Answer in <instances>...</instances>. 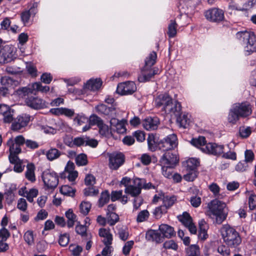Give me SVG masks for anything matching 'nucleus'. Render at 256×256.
I'll list each match as a JSON object with an SVG mask.
<instances>
[{
  "instance_id": "obj_1",
  "label": "nucleus",
  "mask_w": 256,
  "mask_h": 256,
  "mask_svg": "<svg viewBox=\"0 0 256 256\" xmlns=\"http://www.w3.org/2000/svg\"><path fill=\"white\" fill-rule=\"evenodd\" d=\"M156 107L161 108L168 114L178 116L181 110V105L176 101H173L172 98L166 93L160 94L154 99Z\"/></svg>"
},
{
  "instance_id": "obj_2",
  "label": "nucleus",
  "mask_w": 256,
  "mask_h": 256,
  "mask_svg": "<svg viewBox=\"0 0 256 256\" xmlns=\"http://www.w3.org/2000/svg\"><path fill=\"white\" fill-rule=\"evenodd\" d=\"M226 206V203L218 199L213 200L208 203V210L206 214L210 216H215L216 222L220 224L227 216Z\"/></svg>"
},
{
  "instance_id": "obj_3",
  "label": "nucleus",
  "mask_w": 256,
  "mask_h": 256,
  "mask_svg": "<svg viewBox=\"0 0 256 256\" xmlns=\"http://www.w3.org/2000/svg\"><path fill=\"white\" fill-rule=\"evenodd\" d=\"M157 55L156 52H152L145 60V64L142 68L141 73L138 77V80L140 82L149 81L155 74H157L158 70L152 66L156 62Z\"/></svg>"
},
{
  "instance_id": "obj_4",
  "label": "nucleus",
  "mask_w": 256,
  "mask_h": 256,
  "mask_svg": "<svg viewBox=\"0 0 256 256\" xmlns=\"http://www.w3.org/2000/svg\"><path fill=\"white\" fill-rule=\"evenodd\" d=\"M236 36L242 43L244 51L248 54L256 52V37L254 32H238L236 33Z\"/></svg>"
},
{
  "instance_id": "obj_5",
  "label": "nucleus",
  "mask_w": 256,
  "mask_h": 256,
  "mask_svg": "<svg viewBox=\"0 0 256 256\" xmlns=\"http://www.w3.org/2000/svg\"><path fill=\"white\" fill-rule=\"evenodd\" d=\"M220 231L224 241L229 246L236 247L241 242L238 232L230 226H223Z\"/></svg>"
},
{
  "instance_id": "obj_6",
  "label": "nucleus",
  "mask_w": 256,
  "mask_h": 256,
  "mask_svg": "<svg viewBox=\"0 0 256 256\" xmlns=\"http://www.w3.org/2000/svg\"><path fill=\"white\" fill-rule=\"evenodd\" d=\"M44 186L48 189L54 190L58 184V177L54 171L50 170H44L42 175Z\"/></svg>"
},
{
  "instance_id": "obj_7",
  "label": "nucleus",
  "mask_w": 256,
  "mask_h": 256,
  "mask_svg": "<svg viewBox=\"0 0 256 256\" xmlns=\"http://www.w3.org/2000/svg\"><path fill=\"white\" fill-rule=\"evenodd\" d=\"M144 183V179L136 178L132 180V184H130L129 186L125 188L124 192L132 196L136 197L140 194L142 188H148Z\"/></svg>"
},
{
  "instance_id": "obj_8",
  "label": "nucleus",
  "mask_w": 256,
  "mask_h": 256,
  "mask_svg": "<svg viewBox=\"0 0 256 256\" xmlns=\"http://www.w3.org/2000/svg\"><path fill=\"white\" fill-rule=\"evenodd\" d=\"M50 90V87L47 86H43L40 82H34L26 87H24L18 90L19 94H23L24 96L30 94H36L38 92H46Z\"/></svg>"
},
{
  "instance_id": "obj_9",
  "label": "nucleus",
  "mask_w": 256,
  "mask_h": 256,
  "mask_svg": "<svg viewBox=\"0 0 256 256\" xmlns=\"http://www.w3.org/2000/svg\"><path fill=\"white\" fill-rule=\"evenodd\" d=\"M178 144L177 136L176 134H172L161 140L158 144V146L160 150L165 152L172 150L177 146Z\"/></svg>"
},
{
  "instance_id": "obj_10",
  "label": "nucleus",
  "mask_w": 256,
  "mask_h": 256,
  "mask_svg": "<svg viewBox=\"0 0 256 256\" xmlns=\"http://www.w3.org/2000/svg\"><path fill=\"white\" fill-rule=\"evenodd\" d=\"M16 57L14 48L6 45L0 50V63L4 64L11 62Z\"/></svg>"
},
{
  "instance_id": "obj_11",
  "label": "nucleus",
  "mask_w": 256,
  "mask_h": 256,
  "mask_svg": "<svg viewBox=\"0 0 256 256\" xmlns=\"http://www.w3.org/2000/svg\"><path fill=\"white\" fill-rule=\"evenodd\" d=\"M165 152L160 160L161 164L168 166H175L179 161L176 152H173L172 150H166Z\"/></svg>"
},
{
  "instance_id": "obj_12",
  "label": "nucleus",
  "mask_w": 256,
  "mask_h": 256,
  "mask_svg": "<svg viewBox=\"0 0 256 256\" xmlns=\"http://www.w3.org/2000/svg\"><path fill=\"white\" fill-rule=\"evenodd\" d=\"M224 146L214 142L208 143L202 148V152L215 156H220L223 154Z\"/></svg>"
},
{
  "instance_id": "obj_13",
  "label": "nucleus",
  "mask_w": 256,
  "mask_h": 256,
  "mask_svg": "<svg viewBox=\"0 0 256 256\" xmlns=\"http://www.w3.org/2000/svg\"><path fill=\"white\" fill-rule=\"evenodd\" d=\"M126 124L127 122L124 119L120 120L114 118H112L110 120V133L112 134V132H116L120 134H124L126 130Z\"/></svg>"
},
{
  "instance_id": "obj_14",
  "label": "nucleus",
  "mask_w": 256,
  "mask_h": 256,
  "mask_svg": "<svg viewBox=\"0 0 256 256\" xmlns=\"http://www.w3.org/2000/svg\"><path fill=\"white\" fill-rule=\"evenodd\" d=\"M206 18L212 22H220L224 19V11L218 8L209 9L204 13Z\"/></svg>"
},
{
  "instance_id": "obj_15",
  "label": "nucleus",
  "mask_w": 256,
  "mask_h": 256,
  "mask_svg": "<svg viewBox=\"0 0 256 256\" xmlns=\"http://www.w3.org/2000/svg\"><path fill=\"white\" fill-rule=\"evenodd\" d=\"M124 162V156L122 153L114 152L109 155V167L112 170H117Z\"/></svg>"
},
{
  "instance_id": "obj_16",
  "label": "nucleus",
  "mask_w": 256,
  "mask_h": 256,
  "mask_svg": "<svg viewBox=\"0 0 256 256\" xmlns=\"http://www.w3.org/2000/svg\"><path fill=\"white\" fill-rule=\"evenodd\" d=\"M136 90V84L132 81L120 83L117 86L116 92L122 95H128L133 94Z\"/></svg>"
},
{
  "instance_id": "obj_17",
  "label": "nucleus",
  "mask_w": 256,
  "mask_h": 256,
  "mask_svg": "<svg viewBox=\"0 0 256 256\" xmlns=\"http://www.w3.org/2000/svg\"><path fill=\"white\" fill-rule=\"evenodd\" d=\"M233 106L242 118H246L252 114V106L248 102L236 103Z\"/></svg>"
},
{
  "instance_id": "obj_18",
  "label": "nucleus",
  "mask_w": 256,
  "mask_h": 256,
  "mask_svg": "<svg viewBox=\"0 0 256 256\" xmlns=\"http://www.w3.org/2000/svg\"><path fill=\"white\" fill-rule=\"evenodd\" d=\"M74 162L68 161L65 167L64 171L61 174L62 178H67L70 182H74L78 176V172L74 170Z\"/></svg>"
},
{
  "instance_id": "obj_19",
  "label": "nucleus",
  "mask_w": 256,
  "mask_h": 256,
  "mask_svg": "<svg viewBox=\"0 0 256 256\" xmlns=\"http://www.w3.org/2000/svg\"><path fill=\"white\" fill-rule=\"evenodd\" d=\"M178 220L188 228L192 234H196V227L192 222V218L188 213L184 212L182 215L178 216Z\"/></svg>"
},
{
  "instance_id": "obj_20",
  "label": "nucleus",
  "mask_w": 256,
  "mask_h": 256,
  "mask_svg": "<svg viewBox=\"0 0 256 256\" xmlns=\"http://www.w3.org/2000/svg\"><path fill=\"white\" fill-rule=\"evenodd\" d=\"M30 120V116L28 114H22L17 117L12 124L11 128L12 130L18 131L26 126Z\"/></svg>"
},
{
  "instance_id": "obj_21",
  "label": "nucleus",
  "mask_w": 256,
  "mask_h": 256,
  "mask_svg": "<svg viewBox=\"0 0 256 256\" xmlns=\"http://www.w3.org/2000/svg\"><path fill=\"white\" fill-rule=\"evenodd\" d=\"M25 102L28 106L34 109H40L46 106L45 102L38 97L28 96Z\"/></svg>"
},
{
  "instance_id": "obj_22",
  "label": "nucleus",
  "mask_w": 256,
  "mask_h": 256,
  "mask_svg": "<svg viewBox=\"0 0 256 256\" xmlns=\"http://www.w3.org/2000/svg\"><path fill=\"white\" fill-rule=\"evenodd\" d=\"M98 234L102 238V242L104 245L112 244L113 240L112 234L110 229L108 228H100L98 230Z\"/></svg>"
},
{
  "instance_id": "obj_23",
  "label": "nucleus",
  "mask_w": 256,
  "mask_h": 256,
  "mask_svg": "<svg viewBox=\"0 0 256 256\" xmlns=\"http://www.w3.org/2000/svg\"><path fill=\"white\" fill-rule=\"evenodd\" d=\"M159 122V120L157 117H148L143 120L142 126L148 130H153L158 128Z\"/></svg>"
},
{
  "instance_id": "obj_24",
  "label": "nucleus",
  "mask_w": 256,
  "mask_h": 256,
  "mask_svg": "<svg viewBox=\"0 0 256 256\" xmlns=\"http://www.w3.org/2000/svg\"><path fill=\"white\" fill-rule=\"evenodd\" d=\"M96 112L100 114H102L110 116H114L116 114L115 108L108 107L104 104H100L96 107Z\"/></svg>"
},
{
  "instance_id": "obj_25",
  "label": "nucleus",
  "mask_w": 256,
  "mask_h": 256,
  "mask_svg": "<svg viewBox=\"0 0 256 256\" xmlns=\"http://www.w3.org/2000/svg\"><path fill=\"white\" fill-rule=\"evenodd\" d=\"M35 170L36 168L33 164H28L26 165L25 176L28 180L32 182L36 180Z\"/></svg>"
},
{
  "instance_id": "obj_26",
  "label": "nucleus",
  "mask_w": 256,
  "mask_h": 256,
  "mask_svg": "<svg viewBox=\"0 0 256 256\" xmlns=\"http://www.w3.org/2000/svg\"><path fill=\"white\" fill-rule=\"evenodd\" d=\"M159 230L164 237L170 238L174 234V228L166 224H162L159 226Z\"/></svg>"
},
{
  "instance_id": "obj_27",
  "label": "nucleus",
  "mask_w": 256,
  "mask_h": 256,
  "mask_svg": "<svg viewBox=\"0 0 256 256\" xmlns=\"http://www.w3.org/2000/svg\"><path fill=\"white\" fill-rule=\"evenodd\" d=\"M102 84V81L100 79H90L86 82L84 86L86 88L94 91L98 90L100 88Z\"/></svg>"
},
{
  "instance_id": "obj_28",
  "label": "nucleus",
  "mask_w": 256,
  "mask_h": 256,
  "mask_svg": "<svg viewBox=\"0 0 256 256\" xmlns=\"http://www.w3.org/2000/svg\"><path fill=\"white\" fill-rule=\"evenodd\" d=\"M146 238L149 240L160 243L162 242V237L160 234L154 230H149L146 233Z\"/></svg>"
},
{
  "instance_id": "obj_29",
  "label": "nucleus",
  "mask_w": 256,
  "mask_h": 256,
  "mask_svg": "<svg viewBox=\"0 0 256 256\" xmlns=\"http://www.w3.org/2000/svg\"><path fill=\"white\" fill-rule=\"evenodd\" d=\"M36 12V10L34 7L31 8L28 10H25L21 14V20L24 25L28 22L32 16H34Z\"/></svg>"
},
{
  "instance_id": "obj_30",
  "label": "nucleus",
  "mask_w": 256,
  "mask_h": 256,
  "mask_svg": "<svg viewBox=\"0 0 256 256\" xmlns=\"http://www.w3.org/2000/svg\"><path fill=\"white\" fill-rule=\"evenodd\" d=\"M186 256H200V248L198 244H191L186 248Z\"/></svg>"
},
{
  "instance_id": "obj_31",
  "label": "nucleus",
  "mask_w": 256,
  "mask_h": 256,
  "mask_svg": "<svg viewBox=\"0 0 256 256\" xmlns=\"http://www.w3.org/2000/svg\"><path fill=\"white\" fill-rule=\"evenodd\" d=\"M47 158L50 161L58 158L61 155V152L56 148H51L46 154Z\"/></svg>"
},
{
  "instance_id": "obj_32",
  "label": "nucleus",
  "mask_w": 256,
  "mask_h": 256,
  "mask_svg": "<svg viewBox=\"0 0 256 256\" xmlns=\"http://www.w3.org/2000/svg\"><path fill=\"white\" fill-rule=\"evenodd\" d=\"M7 145L9 147L10 153L20 154L22 151L20 145L12 141V138H10L7 142Z\"/></svg>"
},
{
  "instance_id": "obj_33",
  "label": "nucleus",
  "mask_w": 256,
  "mask_h": 256,
  "mask_svg": "<svg viewBox=\"0 0 256 256\" xmlns=\"http://www.w3.org/2000/svg\"><path fill=\"white\" fill-rule=\"evenodd\" d=\"M66 216L68 218L67 226L68 228H72L74 226V222L76 220V216L74 214L72 210H68L66 212Z\"/></svg>"
},
{
  "instance_id": "obj_34",
  "label": "nucleus",
  "mask_w": 256,
  "mask_h": 256,
  "mask_svg": "<svg viewBox=\"0 0 256 256\" xmlns=\"http://www.w3.org/2000/svg\"><path fill=\"white\" fill-rule=\"evenodd\" d=\"M240 117V116H239L238 112L236 110L235 108L232 106L230 110L228 117V122L233 124H236Z\"/></svg>"
},
{
  "instance_id": "obj_35",
  "label": "nucleus",
  "mask_w": 256,
  "mask_h": 256,
  "mask_svg": "<svg viewBox=\"0 0 256 256\" xmlns=\"http://www.w3.org/2000/svg\"><path fill=\"white\" fill-rule=\"evenodd\" d=\"M86 227L83 225H78L76 227V232L80 234L82 238H88V239L92 238L90 233L86 232Z\"/></svg>"
},
{
  "instance_id": "obj_36",
  "label": "nucleus",
  "mask_w": 256,
  "mask_h": 256,
  "mask_svg": "<svg viewBox=\"0 0 256 256\" xmlns=\"http://www.w3.org/2000/svg\"><path fill=\"white\" fill-rule=\"evenodd\" d=\"M191 144L196 147L200 148L202 151V148L206 146V138L204 136H199L198 138H193L190 142Z\"/></svg>"
},
{
  "instance_id": "obj_37",
  "label": "nucleus",
  "mask_w": 256,
  "mask_h": 256,
  "mask_svg": "<svg viewBox=\"0 0 256 256\" xmlns=\"http://www.w3.org/2000/svg\"><path fill=\"white\" fill-rule=\"evenodd\" d=\"M110 200V194L108 190H105L101 193L100 196L98 200L99 207H102L107 204Z\"/></svg>"
},
{
  "instance_id": "obj_38",
  "label": "nucleus",
  "mask_w": 256,
  "mask_h": 256,
  "mask_svg": "<svg viewBox=\"0 0 256 256\" xmlns=\"http://www.w3.org/2000/svg\"><path fill=\"white\" fill-rule=\"evenodd\" d=\"M16 82L8 76H4L0 78V84L4 87H7L8 88L12 86Z\"/></svg>"
},
{
  "instance_id": "obj_39",
  "label": "nucleus",
  "mask_w": 256,
  "mask_h": 256,
  "mask_svg": "<svg viewBox=\"0 0 256 256\" xmlns=\"http://www.w3.org/2000/svg\"><path fill=\"white\" fill-rule=\"evenodd\" d=\"M118 235L120 240L125 241L128 238V231L126 227L124 226H119L118 228Z\"/></svg>"
},
{
  "instance_id": "obj_40",
  "label": "nucleus",
  "mask_w": 256,
  "mask_h": 256,
  "mask_svg": "<svg viewBox=\"0 0 256 256\" xmlns=\"http://www.w3.org/2000/svg\"><path fill=\"white\" fill-rule=\"evenodd\" d=\"M176 200V198L174 196H164L162 194L163 206L166 208L172 206Z\"/></svg>"
},
{
  "instance_id": "obj_41",
  "label": "nucleus",
  "mask_w": 256,
  "mask_h": 256,
  "mask_svg": "<svg viewBox=\"0 0 256 256\" xmlns=\"http://www.w3.org/2000/svg\"><path fill=\"white\" fill-rule=\"evenodd\" d=\"M186 170H196V168L199 165V160L196 158H190L186 162Z\"/></svg>"
},
{
  "instance_id": "obj_42",
  "label": "nucleus",
  "mask_w": 256,
  "mask_h": 256,
  "mask_svg": "<svg viewBox=\"0 0 256 256\" xmlns=\"http://www.w3.org/2000/svg\"><path fill=\"white\" fill-rule=\"evenodd\" d=\"M92 204L88 202L83 201L80 205V212L84 215H86L91 208Z\"/></svg>"
},
{
  "instance_id": "obj_43",
  "label": "nucleus",
  "mask_w": 256,
  "mask_h": 256,
  "mask_svg": "<svg viewBox=\"0 0 256 256\" xmlns=\"http://www.w3.org/2000/svg\"><path fill=\"white\" fill-rule=\"evenodd\" d=\"M190 120L188 117V115L184 114L180 116L177 118V122L179 124L180 127L186 128Z\"/></svg>"
},
{
  "instance_id": "obj_44",
  "label": "nucleus",
  "mask_w": 256,
  "mask_h": 256,
  "mask_svg": "<svg viewBox=\"0 0 256 256\" xmlns=\"http://www.w3.org/2000/svg\"><path fill=\"white\" fill-rule=\"evenodd\" d=\"M177 24L173 20H170V22L168 26V34L170 38H174L176 34Z\"/></svg>"
},
{
  "instance_id": "obj_45",
  "label": "nucleus",
  "mask_w": 256,
  "mask_h": 256,
  "mask_svg": "<svg viewBox=\"0 0 256 256\" xmlns=\"http://www.w3.org/2000/svg\"><path fill=\"white\" fill-rule=\"evenodd\" d=\"M149 216L150 213L147 210H142L138 214L136 217V222H142L146 221Z\"/></svg>"
},
{
  "instance_id": "obj_46",
  "label": "nucleus",
  "mask_w": 256,
  "mask_h": 256,
  "mask_svg": "<svg viewBox=\"0 0 256 256\" xmlns=\"http://www.w3.org/2000/svg\"><path fill=\"white\" fill-rule=\"evenodd\" d=\"M188 172L184 176V178L188 182H192L197 177L196 170H186Z\"/></svg>"
},
{
  "instance_id": "obj_47",
  "label": "nucleus",
  "mask_w": 256,
  "mask_h": 256,
  "mask_svg": "<svg viewBox=\"0 0 256 256\" xmlns=\"http://www.w3.org/2000/svg\"><path fill=\"white\" fill-rule=\"evenodd\" d=\"M239 133L242 138H247L252 133V129L249 126H241L240 128Z\"/></svg>"
},
{
  "instance_id": "obj_48",
  "label": "nucleus",
  "mask_w": 256,
  "mask_h": 256,
  "mask_svg": "<svg viewBox=\"0 0 256 256\" xmlns=\"http://www.w3.org/2000/svg\"><path fill=\"white\" fill-rule=\"evenodd\" d=\"M174 166H162V174L166 178H170L172 176V168Z\"/></svg>"
},
{
  "instance_id": "obj_49",
  "label": "nucleus",
  "mask_w": 256,
  "mask_h": 256,
  "mask_svg": "<svg viewBox=\"0 0 256 256\" xmlns=\"http://www.w3.org/2000/svg\"><path fill=\"white\" fill-rule=\"evenodd\" d=\"M90 125L94 126L96 125L98 127L103 122V120L98 116L96 115L91 116L88 120Z\"/></svg>"
},
{
  "instance_id": "obj_50",
  "label": "nucleus",
  "mask_w": 256,
  "mask_h": 256,
  "mask_svg": "<svg viewBox=\"0 0 256 256\" xmlns=\"http://www.w3.org/2000/svg\"><path fill=\"white\" fill-rule=\"evenodd\" d=\"M99 128V132L101 135L107 136L110 133V129H109L108 126L104 124L102 122L100 126H98Z\"/></svg>"
},
{
  "instance_id": "obj_51",
  "label": "nucleus",
  "mask_w": 256,
  "mask_h": 256,
  "mask_svg": "<svg viewBox=\"0 0 256 256\" xmlns=\"http://www.w3.org/2000/svg\"><path fill=\"white\" fill-rule=\"evenodd\" d=\"M38 194V190L36 188H32L26 192V197L29 202H32L34 201V198L36 197Z\"/></svg>"
},
{
  "instance_id": "obj_52",
  "label": "nucleus",
  "mask_w": 256,
  "mask_h": 256,
  "mask_svg": "<svg viewBox=\"0 0 256 256\" xmlns=\"http://www.w3.org/2000/svg\"><path fill=\"white\" fill-rule=\"evenodd\" d=\"M74 122L78 126H81L88 122V118L82 114H78L74 118Z\"/></svg>"
},
{
  "instance_id": "obj_53",
  "label": "nucleus",
  "mask_w": 256,
  "mask_h": 256,
  "mask_svg": "<svg viewBox=\"0 0 256 256\" xmlns=\"http://www.w3.org/2000/svg\"><path fill=\"white\" fill-rule=\"evenodd\" d=\"M76 162L79 166L86 165L88 163L86 156L84 154L78 155L76 158Z\"/></svg>"
},
{
  "instance_id": "obj_54",
  "label": "nucleus",
  "mask_w": 256,
  "mask_h": 256,
  "mask_svg": "<svg viewBox=\"0 0 256 256\" xmlns=\"http://www.w3.org/2000/svg\"><path fill=\"white\" fill-rule=\"evenodd\" d=\"M14 110L11 109L6 112V114H4L2 116V120L4 123L10 124L14 120Z\"/></svg>"
},
{
  "instance_id": "obj_55",
  "label": "nucleus",
  "mask_w": 256,
  "mask_h": 256,
  "mask_svg": "<svg viewBox=\"0 0 256 256\" xmlns=\"http://www.w3.org/2000/svg\"><path fill=\"white\" fill-rule=\"evenodd\" d=\"M84 194L86 196H96L98 194V190L94 187H88L84 190Z\"/></svg>"
},
{
  "instance_id": "obj_56",
  "label": "nucleus",
  "mask_w": 256,
  "mask_h": 256,
  "mask_svg": "<svg viewBox=\"0 0 256 256\" xmlns=\"http://www.w3.org/2000/svg\"><path fill=\"white\" fill-rule=\"evenodd\" d=\"M69 242V234H60L58 240L59 244L62 246H67Z\"/></svg>"
},
{
  "instance_id": "obj_57",
  "label": "nucleus",
  "mask_w": 256,
  "mask_h": 256,
  "mask_svg": "<svg viewBox=\"0 0 256 256\" xmlns=\"http://www.w3.org/2000/svg\"><path fill=\"white\" fill-rule=\"evenodd\" d=\"M210 191L213 194L214 196L218 197L220 196V188L216 183H212L208 186Z\"/></svg>"
},
{
  "instance_id": "obj_58",
  "label": "nucleus",
  "mask_w": 256,
  "mask_h": 256,
  "mask_svg": "<svg viewBox=\"0 0 256 256\" xmlns=\"http://www.w3.org/2000/svg\"><path fill=\"white\" fill-rule=\"evenodd\" d=\"M60 191L63 194L70 196H72L74 194V192L72 188L66 185L62 186L60 189Z\"/></svg>"
},
{
  "instance_id": "obj_59",
  "label": "nucleus",
  "mask_w": 256,
  "mask_h": 256,
  "mask_svg": "<svg viewBox=\"0 0 256 256\" xmlns=\"http://www.w3.org/2000/svg\"><path fill=\"white\" fill-rule=\"evenodd\" d=\"M163 246L166 249H172L176 250L178 249V244L173 240H168L165 242L163 244Z\"/></svg>"
},
{
  "instance_id": "obj_60",
  "label": "nucleus",
  "mask_w": 256,
  "mask_h": 256,
  "mask_svg": "<svg viewBox=\"0 0 256 256\" xmlns=\"http://www.w3.org/2000/svg\"><path fill=\"white\" fill-rule=\"evenodd\" d=\"M248 205L251 210L256 207V195L254 193H251L248 196Z\"/></svg>"
},
{
  "instance_id": "obj_61",
  "label": "nucleus",
  "mask_w": 256,
  "mask_h": 256,
  "mask_svg": "<svg viewBox=\"0 0 256 256\" xmlns=\"http://www.w3.org/2000/svg\"><path fill=\"white\" fill-rule=\"evenodd\" d=\"M134 244V242L133 240H129L126 242L122 248V252L124 254L127 255L129 254Z\"/></svg>"
},
{
  "instance_id": "obj_62",
  "label": "nucleus",
  "mask_w": 256,
  "mask_h": 256,
  "mask_svg": "<svg viewBox=\"0 0 256 256\" xmlns=\"http://www.w3.org/2000/svg\"><path fill=\"white\" fill-rule=\"evenodd\" d=\"M190 202L191 205L194 208L198 207L201 204V198L198 196H192L190 198Z\"/></svg>"
},
{
  "instance_id": "obj_63",
  "label": "nucleus",
  "mask_w": 256,
  "mask_h": 256,
  "mask_svg": "<svg viewBox=\"0 0 256 256\" xmlns=\"http://www.w3.org/2000/svg\"><path fill=\"white\" fill-rule=\"evenodd\" d=\"M109 214L110 216L108 218V224L110 226H113L118 221L119 217L114 212H111Z\"/></svg>"
},
{
  "instance_id": "obj_64",
  "label": "nucleus",
  "mask_w": 256,
  "mask_h": 256,
  "mask_svg": "<svg viewBox=\"0 0 256 256\" xmlns=\"http://www.w3.org/2000/svg\"><path fill=\"white\" fill-rule=\"evenodd\" d=\"M247 164L248 163L244 160L240 162L236 166V170L240 172L245 171L248 167Z\"/></svg>"
}]
</instances>
